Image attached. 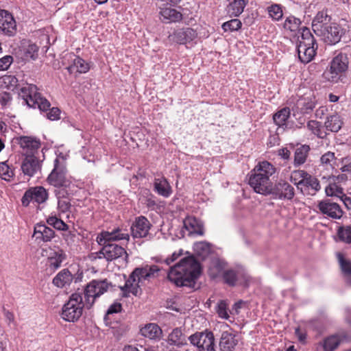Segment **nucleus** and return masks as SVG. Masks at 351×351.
Returning <instances> with one entry per match:
<instances>
[{"mask_svg": "<svg viewBox=\"0 0 351 351\" xmlns=\"http://www.w3.org/2000/svg\"><path fill=\"white\" fill-rule=\"evenodd\" d=\"M112 287V283L107 279L92 280L84 289V302L81 293H74L71 295L62 308V318L69 322H77L82 315L84 307L90 308L96 298Z\"/></svg>", "mask_w": 351, "mask_h": 351, "instance_id": "nucleus-1", "label": "nucleus"}, {"mask_svg": "<svg viewBox=\"0 0 351 351\" xmlns=\"http://www.w3.org/2000/svg\"><path fill=\"white\" fill-rule=\"evenodd\" d=\"M123 239L129 241L130 235L126 230L123 231L119 228L112 232H101L97 235L96 239L98 244L102 246L97 253L99 258L103 256L107 261H112L124 256L123 259L125 263H128V254L126 250L123 247L112 243V241Z\"/></svg>", "mask_w": 351, "mask_h": 351, "instance_id": "nucleus-2", "label": "nucleus"}, {"mask_svg": "<svg viewBox=\"0 0 351 351\" xmlns=\"http://www.w3.org/2000/svg\"><path fill=\"white\" fill-rule=\"evenodd\" d=\"M200 274L199 262L194 256H190L182 258L178 263L171 267L167 278L177 287H194Z\"/></svg>", "mask_w": 351, "mask_h": 351, "instance_id": "nucleus-3", "label": "nucleus"}, {"mask_svg": "<svg viewBox=\"0 0 351 351\" xmlns=\"http://www.w3.org/2000/svg\"><path fill=\"white\" fill-rule=\"evenodd\" d=\"M160 271L157 265H145L143 267H136L130 274L125 285L121 287L123 297H128L130 293L137 295L141 291L140 287L145 280H149L154 278L155 274Z\"/></svg>", "mask_w": 351, "mask_h": 351, "instance_id": "nucleus-4", "label": "nucleus"}, {"mask_svg": "<svg viewBox=\"0 0 351 351\" xmlns=\"http://www.w3.org/2000/svg\"><path fill=\"white\" fill-rule=\"evenodd\" d=\"M348 65V59L346 54L340 53L335 56L330 63L329 69H326L323 77L325 80L332 82H337Z\"/></svg>", "mask_w": 351, "mask_h": 351, "instance_id": "nucleus-5", "label": "nucleus"}, {"mask_svg": "<svg viewBox=\"0 0 351 351\" xmlns=\"http://www.w3.org/2000/svg\"><path fill=\"white\" fill-rule=\"evenodd\" d=\"M189 340L199 351H215V337L211 331L197 332L189 337Z\"/></svg>", "mask_w": 351, "mask_h": 351, "instance_id": "nucleus-6", "label": "nucleus"}, {"mask_svg": "<svg viewBox=\"0 0 351 351\" xmlns=\"http://www.w3.org/2000/svg\"><path fill=\"white\" fill-rule=\"evenodd\" d=\"M315 27V34L322 38L324 43L328 45H335L339 43L343 34V29L337 24H327L324 28L319 29Z\"/></svg>", "mask_w": 351, "mask_h": 351, "instance_id": "nucleus-7", "label": "nucleus"}, {"mask_svg": "<svg viewBox=\"0 0 351 351\" xmlns=\"http://www.w3.org/2000/svg\"><path fill=\"white\" fill-rule=\"evenodd\" d=\"M66 169L64 162H60L59 159L54 160V168L49 175V183L56 187H68L70 181L66 178Z\"/></svg>", "mask_w": 351, "mask_h": 351, "instance_id": "nucleus-8", "label": "nucleus"}, {"mask_svg": "<svg viewBox=\"0 0 351 351\" xmlns=\"http://www.w3.org/2000/svg\"><path fill=\"white\" fill-rule=\"evenodd\" d=\"M48 198V193L43 186L32 187L27 190L22 199L21 202L23 206H27L30 202L37 204L44 203Z\"/></svg>", "mask_w": 351, "mask_h": 351, "instance_id": "nucleus-9", "label": "nucleus"}, {"mask_svg": "<svg viewBox=\"0 0 351 351\" xmlns=\"http://www.w3.org/2000/svg\"><path fill=\"white\" fill-rule=\"evenodd\" d=\"M249 184L254 189L257 193L262 195H269V191L271 190L272 184L267 177H264L261 173H255L252 172L249 179Z\"/></svg>", "mask_w": 351, "mask_h": 351, "instance_id": "nucleus-10", "label": "nucleus"}, {"mask_svg": "<svg viewBox=\"0 0 351 351\" xmlns=\"http://www.w3.org/2000/svg\"><path fill=\"white\" fill-rule=\"evenodd\" d=\"M269 195H272L274 198L291 200L295 195V190L293 186L287 182L280 180L274 186H271Z\"/></svg>", "mask_w": 351, "mask_h": 351, "instance_id": "nucleus-11", "label": "nucleus"}, {"mask_svg": "<svg viewBox=\"0 0 351 351\" xmlns=\"http://www.w3.org/2000/svg\"><path fill=\"white\" fill-rule=\"evenodd\" d=\"M197 34L195 30L191 27L179 28L169 36L170 41L175 42L180 45L186 44L193 41L197 38Z\"/></svg>", "mask_w": 351, "mask_h": 351, "instance_id": "nucleus-12", "label": "nucleus"}, {"mask_svg": "<svg viewBox=\"0 0 351 351\" xmlns=\"http://www.w3.org/2000/svg\"><path fill=\"white\" fill-rule=\"evenodd\" d=\"M317 208L322 214L332 219H339L343 216V213L340 206L335 202H332L330 199L319 202Z\"/></svg>", "mask_w": 351, "mask_h": 351, "instance_id": "nucleus-13", "label": "nucleus"}, {"mask_svg": "<svg viewBox=\"0 0 351 351\" xmlns=\"http://www.w3.org/2000/svg\"><path fill=\"white\" fill-rule=\"evenodd\" d=\"M16 25L13 16L5 10H0V31L11 36L16 33Z\"/></svg>", "mask_w": 351, "mask_h": 351, "instance_id": "nucleus-14", "label": "nucleus"}, {"mask_svg": "<svg viewBox=\"0 0 351 351\" xmlns=\"http://www.w3.org/2000/svg\"><path fill=\"white\" fill-rule=\"evenodd\" d=\"M25 154L21 164V169L25 175L32 177L40 169L41 165L34 154H29L27 152Z\"/></svg>", "mask_w": 351, "mask_h": 351, "instance_id": "nucleus-15", "label": "nucleus"}, {"mask_svg": "<svg viewBox=\"0 0 351 351\" xmlns=\"http://www.w3.org/2000/svg\"><path fill=\"white\" fill-rule=\"evenodd\" d=\"M151 223L148 219L143 216L136 219L135 223L131 226L132 235L134 238L145 237L149 232Z\"/></svg>", "mask_w": 351, "mask_h": 351, "instance_id": "nucleus-16", "label": "nucleus"}, {"mask_svg": "<svg viewBox=\"0 0 351 351\" xmlns=\"http://www.w3.org/2000/svg\"><path fill=\"white\" fill-rule=\"evenodd\" d=\"M168 343L169 345L176 346L181 348L188 344L189 337L184 332L182 328H174L168 336Z\"/></svg>", "mask_w": 351, "mask_h": 351, "instance_id": "nucleus-17", "label": "nucleus"}, {"mask_svg": "<svg viewBox=\"0 0 351 351\" xmlns=\"http://www.w3.org/2000/svg\"><path fill=\"white\" fill-rule=\"evenodd\" d=\"M237 343L238 340L234 334L223 332L219 341L220 351H234Z\"/></svg>", "mask_w": 351, "mask_h": 351, "instance_id": "nucleus-18", "label": "nucleus"}, {"mask_svg": "<svg viewBox=\"0 0 351 351\" xmlns=\"http://www.w3.org/2000/svg\"><path fill=\"white\" fill-rule=\"evenodd\" d=\"M317 47H305V45H298V54L300 60L303 63L311 62L316 54Z\"/></svg>", "mask_w": 351, "mask_h": 351, "instance_id": "nucleus-19", "label": "nucleus"}, {"mask_svg": "<svg viewBox=\"0 0 351 351\" xmlns=\"http://www.w3.org/2000/svg\"><path fill=\"white\" fill-rule=\"evenodd\" d=\"M160 20L163 23L178 22L182 19V14L174 8H165L160 12Z\"/></svg>", "mask_w": 351, "mask_h": 351, "instance_id": "nucleus-20", "label": "nucleus"}, {"mask_svg": "<svg viewBox=\"0 0 351 351\" xmlns=\"http://www.w3.org/2000/svg\"><path fill=\"white\" fill-rule=\"evenodd\" d=\"M65 259L66 254L62 250L58 249L57 251L51 252L47 261L49 269L53 271L58 269Z\"/></svg>", "mask_w": 351, "mask_h": 351, "instance_id": "nucleus-21", "label": "nucleus"}, {"mask_svg": "<svg viewBox=\"0 0 351 351\" xmlns=\"http://www.w3.org/2000/svg\"><path fill=\"white\" fill-rule=\"evenodd\" d=\"M16 140L21 148L29 151V154H33L40 146L39 141L30 136H20Z\"/></svg>", "mask_w": 351, "mask_h": 351, "instance_id": "nucleus-22", "label": "nucleus"}, {"mask_svg": "<svg viewBox=\"0 0 351 351\" xmlns=\"http://www.w3.org/2000/svg\"><path fill=\"white\" fill-rule=\"evenodd\" d=\"M73 280V276L68 269L60 271L53 279V284L57 287L63 288L69 285Z\"/></svg>", "mask_w": 351, "mask_h": 351, "instance_id": "nucleus-23", "label": "nucleus"}, {"mask_svg": "<svg viewBox=\"0 0 351 351\" xmlns=\"http://www.w3.org/2000/svg\"><path fill=\"white\" fill-rule=\"evenodd\" d=\"M121 309L122 306L119 302H115L110 306L104 317V322L107 326L112 328L118 327L119 323L117 321H114L113 315L121 312Z\"/></svg>", "mask_w": 351, "mask_h": 351, "instance_id": "nucleus-24", "label": "nucleus"}, {"mask_svg": "<svg viewBox=\"0 0 351 351\" xmlns=\"http://www.w3.org/2000/svg\"><path fill=\"white\" fill-rule=\"evenodd\" d=\"M184 226L191 233L204 234V226L202 221L195 217H188L184 221Z\"/></svg>", "mask_w": 351, "mask_h": 351, "instance_id": "nucleus-25", "label": "nucleus"}, {"mask_svg": "<svg viewBox=\"0 0 351 351\" xmlns=\"http://www.w3.org/2000/svg\"><path fill=\"white\" fill-rule=\"evenodd\" d=\"M141 334L150 339H159L162 335V330L156 324H149L141 329Z\"/></svg>", "mask_w": 351, "mask_h": 351, "instance_id": "nucleus-26", "label": "nucleus"}, {"mask_svg": "<svg viewBox=\"0 0 351 351\" xmlns=\"http://www.w3.org/2000/svg\"><path fill=\"white\" fill-rule=\"evenodd\" d=\"M248 0H233L227 7V11L230 16H238L243 12Z\"/></svg>", "mask_w": 351, "mask_h": 351, "instance_id": "nucleus-27", "label": "nucleus"}, {"mask_svg": "<svg viewBox=\"0 0 351 351\" xmlns=\"http://www.w3.org/2000/svg\"><path fill=\"white\" fill-rule=\"evenodd\" d=\"M252 172L255 173H261L264 177L269 178L275 173L276 168L273 165L267 161L259 162L254 169Z\"/></svg>", "mask_w": 351, "mask_h": 351, "instance_id": "nucleus-28", "label": "nucleus"}, {"mask_svg": "<svg viewBox=\"0 0 351 351\" xmlns=\"http://www.w3.org/2000/svg\"><path fill=\"white\" fill-rule=\"evenodd\" d=\"M343 121L337 114L327 117L324 125L327 130L337 132L342 127Z\"/></svg>", "mask_w": 351, "mask_h": 351, "instance_id": "nucleus-29", "label": "nucleus"}, {"mask_svg": "<svg viewBox=\"0 0 351 351\" xmlns=\"http://www.w3.org/2000/svg\"><path fill=\"white\" fill-rule=\"evenodd\" d=\"M222 275L224 282L231 287L235 286L241 276L244 277L241 271L232 269L224 271Z\"/></svg>", "mask_w": 351, "mask_h": 351, "instance_id": "nucleus-30", "label": "nucleus"}, {"mask_svg": "<svg viewBox=\"0 0 351 351\" xmlns=\"http://www.w3.org/2000/svg\"><path fill=\"white\" fill-rule=\"evenodd\" d=\"M298 184H302V186L311 189L313 191V194H315L321 189L319 180L308 173L304 179L298 181Z\"/></svg>", "mask_w": 351, "mask_h": 351, "instance_id": "nucleus-31", "label": "nucleus"}, {"mask_svg": "<svg viewBox=\"0 0 351 351\" xmlns=\"http://www.w3.org/2000/svg\"><path fill=\"white\" fill-rule=\"evenodd\" d=\"M309 151L310 147L306 145L297 147L294 154V165L299 166L304 164L306 162Z\"/></svg>", "mask_w": 351, "mask_h": 351, "instance_id": "nucleus-32", "label": "nucleus"}, {"mask_svg": "<svg viewBox=\"0 0 351 351\" xmlns=\"http://www.w3.org/2000/svg\"><path fill=\"white\" fill-rule=\"evenodd\" d=\"M154 190L163 197H169L171 193L169 184L166 179H156L154 181Z\"/></svg>", "mask_w": 351, "mask_h": 351, "instance_id": "nucleus-33", "label": "nucleus"}, {"mask_svg": "<svg viewBox=\"0 0 351 351\" xmlns=\"http://www.w3.org/2000/svg\"><path fill=\"white\" fill-rule=\"evenodd\" d=\"M195 254L202 259H205L211 252V245L206 241L197 242L194 244Z\"/></svg>", "mask_w": 351, "mask_h": 351, "instance_id": "nucleus-34", "label": "nucleus"}, {"mask_svg": "<svg viewBox=\"0 0 351 351\" xmlns=\"http://www.w3.org/2000/svg\"><path fill=\"white\" fill-rule=\"evenodd\" d=\"M89 69L88 64L80 57H76L73 60V64L67 67L68 71L71 73H73L75 69L80 73H85L88 71Z\"/></svg>", "mask_w": 351, "mask_h": 351, "instance_id": "nucleus-35", "label": "nucleus"}, {"mask_svg": "<svg viewBox=\"0 0 351 351\" xmlns=\"http://www.w3.org/2000/svg\"><path fill=\"white\" fill-rule=\"evenodd\" d=\"M290 116V109L284 108L278 111L273 116L274 122L278 126L286 125V121Z\"/></svg>", "mask_w": 351, "mask_h": 351, "instance_id": "nucleus-36", "label": "nucleus"}, {"mask_svg": "<svg viewBox=\"0 0 351 351\" xmlns=\"http://www.w3.org/2000/svg\"><path fill=\"white\" fill-rule=\"evenodd\" d=\"M300 24L301 21L299 19L295 18L293 16H290L286 19L283 27L286 30L296 33L297 32L300 31Z\"/></svg>", "mask_w": 351, "mask_h": 351, "instance_id": "nucleus-37", "label": "nucleus"}, {"mask_svg": "<svg viewBox=\"0 0 351 351\" xmlns=\"http://www.w3.org/2000/svg\"><path fill=\"white\" fill-rule=\"evenodd\" d=\"M330 19L328 15L324 14L323 12H319L317 14L314 19L312 22V28L315 34V27H319V29L324 28L328 23L327 21H329Z\"/></svg>", "mask_w": 351, "mask_h": 351, "instance_id": "nucleus-38", "label": "nucleus"}, {"mask_svg": "<svg viewBox=\"0 0 351 351\" xmlns=\"http://www.w3.org/2000/svg\"><path fill=\"white\" fill-rule=\"evenodd\" d=\"M337 258L339 261V263L341 267V269L346 278L351 275V261L348 259H346L343 254L341 253L337 254Z\"/></svg>", "mask_w": 351, "mask_h": 351, "instance_id": "nucleus-39", "label": "nucleus"}, {"mask_svg": "<svg viewBox=\"0 0 351 351\" xmlns=\"http://www.w3.org/2000/svg\"><path fill=\"white\" fill-rule=\"evenodd\" d=\"M18 84L17 78L14 75H5L0 77V84L2 87L14 90Z\"/></svg>", "mask_w": 351, "mask_h": 351, "instance_id": "nucleus-40", "label": "nucleus"}, {"mask_svg": "<svg viewBox=\"0 0 351 351\" xmlns=\"http://www.w3.org/2000/svg\"><path fill=\"white\" fill-rule=\"evenodd\" d=\"M340 339L338 336H330L326 338L323 344L325 351H333L335 350L340 343Z\"/></svg>", "mask_w": 351, "mask_h": 351, "instance_id": "nucleus-41", "label": "nucleus"}, {"mask_svg": "<svg viewBox=\"0 0 351 351\" xmlns=\"http://www.w3.org/2000/svg\"><path fill=\"white\" fill-rule=\"evenodd\" d=\"M338 237L343 242L351 243V226H342L338 229Z\"/></svg>", "mask_w": 351, "mask_h": 351, "instance_id": "nucleus-42", "label": "nucleus"}, {"mask_svg": "<svg viewBox=\"0 0 351 351\" xmlns=\"http://www.w3.org/2000/svg\"><path fill=\"white\" fill-rule=\"evenodd\" d=\"M32 104L33 105H31L29 107H35L36 104L38 108L42 111L49 110L51 106L50 102L41 95L36 96V99H34V101H33Z\"/></svg>", "mask_w": 351, "mask_h": 351, "instance_id": "nucleus-43", "label": "nucleus"}, {"mask_svg": "<svg viewBox=\"0 0 351 351\" xmlns=\"http://www.w3.org/2000/svg\"><path fill=\"white\" fill-rule=\"evenodd\" d=\"M306 176H307V172L304 170H295L291 174V181L293 182L294 184L297 186V188L300 189L302 192V189L300 188L301 184H298V183L299 180L304 179Z\"/></svg>", "mask_w": 351, "mask_h": 351, "instance_id": "nucleus-44", "label": "nucleus"}, {"mask_svg": "<svg viewBox=\"0 0 351 351\" xmlns=\"http://www.w3.org/2000/svg\"><path fill=\"white\" fill-rule=\"evenodd\" d=\"M242 23L240 20L237 19H232L229 21L224 23L222 25V28L224 31H237L241 27Z\"/></svg>", "mask_w": 351, "mask_h": 351, "instance_id": "nucleus-45", "label": "nucleus"}, {"mask_svg": "<svg viewBox=\"0 0 351 351\" xmlns=\"http://www.w3.org/2000/svg\"><path fill=\"white\" fill-rule=\"evenodd\" d=\"M268 12L270 16L277 21L281 19L283 15L281 6L277 4L269 7Z\"/></svg>", "mask_w": 351, "mask_h": 351, "instance_id": "nucleus-46", "label": "nucleus"}, {"mask_svg": "<svg viewBox=\"0 0 351 351\" xmlns=\"http://www.w3.org/2000/svg\"><path fill=\"white\" fill-rule=\"evenodd\" d=\"M38 47L35 44H30L24 51L25 59L31 58L35 60L38 57Z\"/></svg>", "mask_w": 351, "mask_h": 351, "instance_id": "nucleus-47", "label": "nucleus"}, {"mask_svg": "<svg viewBox=\"0 0 351 351\" xmlns=\"http://www.w3.org/2000/svg\"><path fill=\"white\" fill-rule=\"evenodd\" d=\"M228 304L225 300H220L217 306V313L219 316L223 319H228L229 315L228 313Z\"/></svg>", "mask_w": 351, "mask_h": 351, "instance_id": "nucleus-48", "label": "nucleus"}, {"mask_svg": "<svg viewBox=\"0 0 351 351\" xmlns=\"http://www.w3.org/2000/svg\"><path fill=\"white\" fill-rule=\"evenodd\" d=\"M27 88L29 89V98L26 101V104L29 106L33 105L32 103L36 99V96L41 95L40 93L37 92V87L34 84H27Z\"/></svg>", "mask_w": 351, "mask_h": 351, "instance_id": "nucleus-49", "label": "nucleus"}, {"mask_svg": "<svg viewBox=\"0 0 351 351\" xmlns=\"http://www.w3.org/2000/svg\"><path fill=\"white\" fill-rule=\"evenodd\" d=\"M223 268V263L219 261H215L212 267L209 269L210 276L213 278H217Z\"/></svg>", "mask_w": 351, "mask_h": 351, "instance_id": "nucleus-50", "label": "nucleus"}, {"mask_svg": "<svg viewBox=\"0 0 351 351\" xmlns=\"http://www.w3.org/2000/svg\"><path fill=\"white\" fill-rule=\"evenodd\" d=\"M320 160L323 165H329L332 167L335 160V154L331 152H328L324 155H322V156L320 158Z\"/></svg>", "mask_w": 351, "mask_h": 351, "instance_id": "nucleus-51", "label": "nucleus"}, {"mask_svg": "<svg viewBox=\"0 0 351 351\" xmlns=\"http://www.w3.org/2000/svg\"><path fill=\"white\" fill-rule=\"evenodd\" d=\"M0 176H3L5 180H8L13 176L12 171L10 170V167L5 162L0 163Z\"/></svg>", "mask_w": 351, "mask_h": 351, "instance_id": "nucleus-52", "label": "nucleus"}, {"mask_svg": "<svg viewBox=\"0 0 351 351\" xmlns=\"http://www.w3.org/2000/svg\"><path fill=\"white\" fill-rule=\"evenodd\" d=\"M13 62V58L11 56H5L0 59V70H7Z\"/></svg>", "mask_w": 351, "mask_h": 351, "instance_id": "nucleus-53", "label": "nucleus"}, {"mask_svg": "<svg viewBox=\"0 0 351 351\" xmlns=\"http://www.w3.org/2000/svg\"><path fill=\"white\" fill-rule=\"evenodd\" d=\"M322 124L317 121L311 120L307 123L308 128L311 130L315 134L319 135V131Z\"/></svg>", "mask_w": 351, "mask_h": 351, "instance_id": "nucleus-54", "label": "nucleus"}, {"mask_svg": "<svg viewBox=\"0 0 351 351\" xmlns=\"http://www.w3.org/2000/svg\"><path fill=\"white\" fill-rule=\"evenodd\" d=\"M59 210L62 213H66L69 210L71 205L67 199H59L58 202Z\"/></svg>", "mask_w": 351, "mask_h": 351, "instance_id": "nucleus-55", "label": "nucleus"}, {"mask_svg": "<svg viewBox=\"0 0 351 351\" xmlns=\"http://www.w3.org/2000/svg\"><path fill=\"white\" fill-rule=\"evenodd\" d=\"M12 100L11 94L7 92L0 93V104L3 107H5Z\"/></svg>", "mask_w": 351, "mask_h": 351, "instance_id": "nucleus-56", "label": "nucleus"}, {"mask_svg": "<svg viewBox=\"0 0 351 351\" xmlns=\"http://www.w3.org/2000/svg\"><path fill=\"white\" fill-rule=\"evenodd\" d=\"M55 232L51 228L47 227L45 230L43 235L41 237L40 239L44 242H48L51 240L52 238L54 237Z\"/></svg>", "mask_w": 351, "mask_h": 351, "instance_id": "nucleus-57", "label": "nucleus"}, {"mask_svg": "<svg viewBox=\"0 0 351 351\" xmlns=\"http://www.w3.org/2000/svg\"><path fill=\"white\" fill-rule=\"evenodd\" d=\"M60 110L58 108H52L49 110V112L47 114V117L50 120H57L60 119Z\"/></svg>", "mask_w": 351, "mask_h": 351, "instance_id": "nucleus-58", "label": "nucleus"}, {"mask_svg": "<svg viewBox=\"0 0 351 351\" xmlns=\"http://www.w3.org/2000/svg\"><path fill=\"white\" fill-rule=\"evenodd\" d=\"M47 228V226H46L45 224H37L34 228V235L36 236L37 239L41 238Z\"/></svg>", "mask_w": 351, "mask_h": 351, "instance_id": "nucleus-59", "label": "nucleus"}, {"mask_svg": "<svg viewBox=\"0 0 351 351\" xmlns=\"http://www.w3.org/2000/svg\"><path fill=\"white\" fill-rule=\"evenodd\" d=\"M298 45H304L305 47H317V44L314 36L304 40H299Z\"/></svg>", "mask_w": 351, "mask_h": 351, "instance_id": "nucleus-60", "label": "nucleus"}, {"mask_svg": "<svg viewBox=\"0 0 351 351\" xmlns=\"http://www.w3.org/2000/svg\"><path fill=\"white\" fill-rule=\"evenodd\" d=\"M124 351H148L149 349L147 348L141 346V345H137V346H125Z\"/></svg>", "mask_w": 351, "mask_h": 351, "instance_id": "nucleus-61", "label": "nucleus"}, {"mask_svg": "<svg viewBox=\"0 0 351 351\" xmlns=\"http://www.w3.org/2000/svg\"><path fill=\"white\" fill-rule=\"evenodd\" d=\"M336 183H330L328 186L326 187L325 191L327 196H335V188H336Z\"/></svg>", "mask_w": 351, "mask_h": 351, "instance_id": "nucleus-62", "label": "nucleus"}, {"mask_svg": "<svg viewBox=\"0 0 351 351\" xmlns=\"http://www.w3.org/2000/svg\"><path fill=\"white\" fill-rule=\"evenodd\" d=\"M295 334L300 342L302 343H305L306 335L304 332L302 331L299 328H297L295 329Z\"/></svg>", "mask_w": 351, "mask_h": 351, "instance_id": "nucleus-63", "label": "nucleus"}, {"mask_svg": "<svg viewBox=\"0 0 351 351\" xmlns=\"http://www.w3.org/2000/svg\"><path fill=\"white\" fill-rule=\"evenodd\" d=\"M301 32V39L300 40H304L306 38H309L311 37H313V34H311L310 29L306 27H304L300 29Z\"/></svg>", "mask_w": 351, "mask_h": 351, "instance_id": "nucleus-64", "label": "nucleus"}]
</instances>
